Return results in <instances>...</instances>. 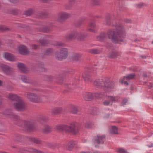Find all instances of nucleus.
I'll list each match as a JSON object with an SVG mask.
<instances>
[{
    "mask_svg": "<svg viewBox=\"0 0 153 153\" xmlns=\"http://www.w3.org/2000/svg\"><path fill=\"white\" fill-rule=\"evenodd\" d=\"M108 100H109L111 102H113L115 100V97L114 96H108Z\"/></svg>",
    "mask_w": 153,
    "mask_h": 153,
    "instance_id": "obj_52",
    "label": "nucleus"
},
{
    "mask_svg": "<svg viewBox=\"0 0 153 153\" xmlns=\"http://www.w3.org/2000/svg\"><path fill=\"white\" fill-rule=\"evenodd\" d=\"M8 115L10 116V118L13 119L14 120H15L16 122L19 119V117L18 116L16 115L13 112H11L10 114H8Z\"/></svg>",
    "mask_w": 153,
    "mask_h": 153,
    "instance_id": "obj_33",
    "label": "nucleus"
},
{
    "mask_svg": "<svg viewBox=\"0 0 153 153\" xmlns=\"http://www.w3.org/2000/svg\"><path fill=\"white\" fill-rule=\"evenodd\" d=\"M88 51L89 53L93 54H99L101 53V50L95 48L90 49Z\"/></svg>",
    "mask_w": 153,
    "mask_h": 153,
    "instance_id": "obj_25",
    "label": "nucleus"
},
{
    "mask_svg": "<svg viewBox=\"0 0 153 153\" xmlns=\"http://www.w3.org/2000/svg\"><path fill=\"white\" fill-rule=\"evenodd\" d=\"M77 39L80 41L83 40L87 36V35L84 33H79L78 32Z\"/></svg>",
    "mask_w": 153,
    "mask_h": 153,
    "instance_id": "obj_23",
    "label": "nucleus"
},
{
    "mask_svg": "<svg viewBox=\"0 0 153 153\" xmlns=\"http://www.w3.org/2000/svg\"><path fill=\"white\" fill-rule=\"evenodd\" d=\"M39 47V45L35 44H33L32 45V48L34 49H37Z\"/></svg>",
    "mask_w": 153,
    "mask_h": 153,
    "instance_id": "obj_61",
    "label": "nucleus"
},
{
    "mask_svg": "<svg viewBox=\"0 0 153 153\" xmlns=\"http://www.w3.org/2000/svg\"><path fill=\"white\" fill-rule=\"evenodd\" d=\"M85 19V18H83L81 19H79L76 23L75 24V26L77 27H79L82 24V22Z\"/></svg>",
    "mask_w": 153,
    "mask_h": 153,
    "instance_id": "obj_43",
    "label": "nucleus"
},
{
    "mask_svg": "<svg viewBox=\"0 0 153 153\" xmlns=\"http://www.w3.org/2000/svg\"><path fill=\"white\" fill-rule=\"evenodd\" d=\"M78 32L72 31L69 32L66 36L65 38L67 41L74 39L77 38Z\"/></svg>",
    "mask_w": 153,
    "mask_h": 153,
    "instance_id": "obj_12",
    "label": "nucleus"
},
{
    "mask_svg": "<svg viewBox=\"0 0 153 153\" xmlns=\"http://www.w3.org/2000/svg\"><path fill=\"white\" fill-rule=\"evenodd\" d=\"M125 80H126V79H124V78L121 80V82L122 83H123L124 84H126V85H128V83L127 82V81Z\"/></svg>",
    "mask_w": 153,
    "mask_h": 153,
    "instance_id": "obj_56",
    "label": "nucleus"
},
{
    "mask_svg": "<svg viewBox=\"0 0 153 153\" xmlns=\"http://www.w3.org/2000/svg\"><path fill=\"white\" fill-rule=\"evenodd\" d=\"M56 129L58 131H65L74 134L78 132L79 128L77 124H72L69 125H59L55 127Z\"/></svg>",
    "mask_w": 153,
    "mask_h": 153,
    "instance_id": "obj_3",
    "label": "nucleus"
},
{
    "mask_svg": "<svg viewBox=\"0 0 153 153\" xmlns=\"http://www.w3.org/2000/svg\"><path fill=\"white\" fill-rule=\"evenodd\" d=\"M10 2L14 4L18 2L19 0H8Z\"/></svg>",
    "mask_w": 153,
    "mask_h": 153,
    "instance_id": "obj_62",
    "label": "nucleus"
},
{
    "mask_svg": "<svg viewBox=\"0 0 153 153\" xmlns=\"http://www.w3.org/2000/svg\"><path fill=\"white\" fill-rule=\"evenodd\" d=\"M97 68L95 67L89 70L86 71L82 75V77L84 81L88 83H91L93 81V76L96 75Z\"/></svg>",
    "mask_w": 153,
    "mask_h": 153,
    "instance_id": "obj_4",
    "label": "nucleus"
},
{
    "mask_svg": "<svg viewBox=\"0 0 153 153\" xmlns=\"http://www.w3.org/2000/svg\"><path fill=\"white\" fill-rule=\"evenodd\" d=\"M19 53L22 55H26L28 53V51L25 46L22 45L19 47Z\"/></svg>",
    "mask_w": 153,
    "mask_h": 153,
    "instance_id": "obj_15",
    "label": "nucleus"
},
{
    "mask_svg": "<svg viewBox=\"0 0 153 153\" xmlns=\"http://www.w3.org/2000/svg\"><path fill=\"white\" fill-rule=\"evenodd\" d=\"M94 84L98 88L103 87L105 92L111 91L115 87L114 83L108 78L104 79H97L94 82Z\"/></svg>",
    "mask_w": 153,
    "mask_h": 153,
    "instance_id": "obj_2",
    "label": "nucleus"
},
{
    "mask_svg": "<svg viewBox=\"0 0 153 153\" xmlns=\"http://www.w3.org/2000/svg\"><path fill=\"white\" fill-rule=\"evenodd\" d=\"M10 30V29L3 26H0V30L2 31H9Z\"/></svg>",
    "mask_w": 153,
    "mask_h": 153,
    "instance_id": "obj_45",
    "label": "nucleus"
},
{
    "mask_svg": "<svg viewBox=\"0 0 153 153\" xmlns=\"http://www.w3.org/2000/svg\"><path fill=\"white\" fill-rule=\"evenodd\" d=\"M118 128L115 126H111V134H118Z\"/></svg>",
    "mask_w": 153,
    "mask_h": 153,
    "instance_id": "obj_34",
    "label": "nucleus"
},
{
    "mask_svg": "<svg viewBox=\"0 0 153 153\" xmlns=\"http://www.w3.org/2000/svg\"><path fill=\"white\" fill-rule=\"evenodd\" d=\"M40 122L43 123V122H46L48 120V118L45 116H42L40 117Z\"/></svg>",
    "mask_w": 153,
    "mask_h": 153,
    "instance_id": "obj_49",
    "label": "nucleus"
},
{
    "mask_svg": "<svg viewBox=\"0 0 153 153\" xmlns=\"http://www.w3.org/2000/svg\"><path fill=\"white\" fill-rule=\"evenodd\" d=\"M9 98L11 100L16 102L20 99V97L15 94H10L9 95Z\"/></svg>",
    "mask_w": 153,
    "mask_h": 153,
    "instance_id": "obj_21",
    "label": "nucleus"
},
{
    "mask_svg": "<svg viewBox=\"0 0 153 153\" xmlns=\"http://www.w3.org/2000/svg\"><path fill=\"white\" fill-rule=\"evenodd\" d=\"M92 126V123L91 122H87L85 125V127L87 128H91Z\"/></svg>",
    "mask_w": 153,
    "mask_h": 153,
    "instance_id": "obj_48",
    "label": "nucleus"
},
{
    "mask_svg": "<svg viewBox=\"0 0 153 153\" xmlns=\"http://www.w3.org/2000/svg\"><path fill=\"white\" fill-rule=\"evenodd\" d=\"M105 135H100L98 134L94 140V143L97 144L98 145L102 144H104L105 140Z\"/></svg>",
    "mask_w": 153,
    "mask_h": 153,
    "instance_id": "obj_11",
    "label": "nucleus"
},
{
    "mask_svg": "<svg viewBox=\"0 0 153 153\" xmlns=\"http://www.w3.org/2000/svg\"><path fill=\"white\" fill-rule=\"evenodd\" d=\"M125 22L128 23H130L132 22V21L130 19H125L124 20Z\"/></svg>",
    "mask_w": 153,
    "mask_h": 153,
    "instance_id": "obj_63",
    "label": "nucleus"
},
{
    "mask_svg": "<svg viewBox=\"0 0 153 153\" xmlns=\"http://www.w3.org/2000/svg\"><path fill=\"white\" fill-rule=\"evenodd\" d=\"M120 55V53L117 51L113 50L108 54V57L109 58H114Z\"/></svg>",
    "mask_w": 153,
    "mask_h": 153,
    "instance_id": "obj_18",
    "label": "nucleus"
},
{
    "mask_svg": "<svg viewBox=\"0 0 153 153\" xmlns=\"http://www.w3.org/2000/svg\"><path fill=\"white\" fill-rule=\"evenodd\" d=\"M75 145V143L74 141H70L67 144L66 146L67 149L68 150L71 151Z\"/></svg>",
    "mask_w": 153,
    "mask_h": 153,
    "instance_id": "obj_27",
    "label": "nucleus"
},
{
    "mask_svg": "<svg viewBox=\"0 0 153 153\" xmlns=\"http://www.w3.org/2000/svg\"><path fill=\"white\" fill-rule=\"evenodd\" d=\"M10 12L11 13L14 15H16L19 13V11L17 9H14L11 10Z\"/></svg>",
    "mask_w": 153,
    "mask_h": 153,
    "instance_id": "obj_46",
    "label": "nucleus"
},
{
    "mask_svg": "<svg viewBox=\"0 0 153 153\" xmlns=\"http://www.w3.org/2000/svg\"><path fill=\"white\" fill-rule=\"evenodd\" d=\"M38 31L39 32L48 33L49 32L50 30V29L47 26H43L41 28L38 29Z\"/></svg>",
    "mask_w": 153,
    "mask_h": 153,
    "instance_id": "obj_30",
    "label": "nucleus"
},
{
    "mask_svg": "<svg viewBox=\"0 0 153 153\" xmlns=\"http://www.w3.org/2000/svg\"><path fill=\"white\" fill-rule=\"evenodd\" d=\"M23 138L22 136L19 134H15L13 137V140L18 142L22 141Z\"/></svg>",
    "mask_w": 153,
    "mask_h": 153,
    "instance_id": "obj_20",
    "label": "nucleus"
},
{
    "mask_svg": "<svg viewBox=\"0 0 153 153\" xmlns=\"http://www.w3.org/2000/svg\"><path fill=\"white\" fill-rule=\"evenodd\" d=\"M89 26L93 28H94L96 26L95 23L94 22H90L89 24Z\"/></svg>",
    "mask_w": 153,
    "mask_h": 153,
    "instance_id": "obj_57",
    "label": "nucleus"
},
{
    "mask_svg": "<svg viewBox=\"0 0 153 153\" xmlns=\"http://www.w3.org/2000/svg\"><path fill=\"white\" fill-rule=\"evenodd\" d=\"M70 16V15L68 13L62 12L60 13L58 15V20L59 22H62L68 19Z\"/></svg>",
    "mask_w": 153,
    "mask_h": 153,
    "instance_id": "obj_13",
    "label": "nucleus"
},
{
    "mask_svg": "<svg viewBox=\"0 0 153 153\" xmlns=\"http://www.w3.org/2000/svg\"><path fill=\"white\" fill-rule=\"evenodd\" d=\"M25 121H26V120H23L19 119L16 122H15V123L17 124L18 126L24 128L25 122Z\"/></svg>",
    "mask_w": 153,
    "mask_h": 153,
    "instance_id": "obj_35",
    "label": "nucleus"
},
{
    "mask_svg": "<svg viewBox=\"0 0 153 153\" xmlns=\"http://www.w3.org/2000/svg\"><path fill=\"white\" fill-rule=\"evenodd\" d=\"M69 111L74 114H77L78 111V109L75 106L71 105H69Z\"/></svg>",
    "mask_w": 153,
    "mask_h": 153,
    "instance_id": "obj_19",
    "label": "nucleus"
},
{
    "mask_svg": "<svg viewBox=\"0 0 153 153\" xmlns=\"http://www.w3.org/2000/svg\"><path fill=\"white\" fill-rule=\"evenodd\" d=\"M53 51V49L51 48H49L46 49L43 52L44 55H51Z\"/></svg>",
    "mask_w": 153,
    "mask_h": 153,
    "instance_id": "obj_28",
    "label": "nucleus"
},
{
    "mask_svg": "<svg viewBox=\"0 0 153 153\" xmlns=\"http://www.w3.org/2000/svg\"><path fill=\"white\" fill-rule=\"evenodd\" d=\"M117 152L119 153H127L126 151L124 149L120 148L117 149Z\"/></svg>",
    "mask_w": 153,
    "mask_h": 153,
    "instance_id": "obj_50",
    "label": "nucleus"
},
{
    "mask_svg": "<svg viewBox=\"0 0 153 153\" xmlns=\"http://www.w3.org/2000/svg\"><path fill=\"white\" fill-rule=\"evenodd\" d=\"M135 76V74H130L127 75L126 76H124V79H133Z\"/></svg>",
    "mask_w": 153,
    "mask_h": 153,
    "instance_id": "obj_39",
    "label": "nucleus"
},
{
    "mask_svg": "<svg viewBox=\"0 0 153 153\" xmlns=\"http://www.w3.org/2000/svg\"><path fill=\"white\" fill-rule=\"evenodd\" d=\"M31 140L34 143L37 144H40L42 143V141L41 140H39L37 138H31Z\"/></svg>",
    "mask_w": 153,
    "mask_h": 153,
    "instance_id": "obj_44",
    "label": "nucleus"
},
{
    "mask_svg": "<svg viewBox=\"0 0 153 153\" xmlns=\"http://www.w3.org/2000/svg\"><path fill=\"white\" fill-rule=\"evenodd\" d=\"M73 5H71V4H70L69 3V4H65V8L66 9H69Z\"/></svg>",
    "mask_w": 153,
    "mask_h": 153,
    "instance_id": "obj_55",
    "label": "nucleus"
},
{
    "mask_svg": "<svg viewBox=\"0 0 153 153\" xmlns=\"http://www.w3.org/2000/svg\"><path fill=\"white\" fill-rule=\"evenodd\" d=\"M110 103V101L106 100L103 102V104L105 106H108L109 105Z\"/></svg>",
    "mask_w": 153,
    "mask_h": 153,
    "instance_id": "obj_58",
    "label": "nucleus"
},
{
    "mask_svg": "<svg viewBox=\"0 0 153 153\" xmlns=\"http://www.w3.org/2000/svg\"><path fill=\"white\" fill-rule=\"evenodd\" d=\"M94 96V94L86 92L84 94V98L86 100L90 101L92 99Z\"/></svg>",
    "mask_w": 153,
    "mask_h": 153,
    "instance_id": "obj_16",
    "label": "nucleus"
},
{
    "mask_svg": "<svg viewBox=\"0 0 153 153\" xmlns=\"http://www.w3.org/2000/svg\"><path fill=\"white\" fill-rule=\"evenodd\" d=\"M64 80V78L62 75H60L57 76L56 79V82L59 84H61Z\"/></svg>",
    "mask_w": 153,
    "mask_h": 153,
    "instance_id": "obj_31",
    "label": "nucleus"
},
{
    "mask_svg": "<svg viewBox=\"0 0 153 153\" xmlns=\"http://www.w3.org/2000/svg\"><path fill=\"white\" fill-rule=\"evenodd\" d=\"M52 131V128L50 126L48 125H45L43 130V132L46 134L51 132Z\"/></svg>",
    "mask_w": 153,
    "mask_h": 153,
    "instance_id": "obj_29",
    "label": "nucleus"
},
{
    "mask_svg": "<svg viewBox=\"0 0 153 153\" xmlns=\"http://www.w3.org/2000/svg\"><path fill=\"white\" fill-rule=\"evenodd\" d=\"M82 55V54L80 53H74L72 55L71 59L74 61L77 62L80 61Z\"/></svg>",
    "mask_w": 153,
    "mask_h": 153,
    "instance_id": "obj_14",
    "label": "nucleus"
},
{
    "mask_svg": "<svg viewBox=\"0 0 153 153\" xmlns=\"http://www.w3.org/2000/svg\"><path fill=\"white\" fill-rule=\"evenodd\" d=\"M21 79L24 82L26 83H29L30 82L28 78L25 76L22 75L21 76Z\"/></svg>",
    "mask_w": 153,
    "mask_h": 153,
    "instance_id": "obj_41",
    "label": "nucleus"
},
{
    "mask_svg": "<svg viewBox=\"0 0 153 153\" xmlns=\"http://www.w3.org/2000/svg\"><path fill=\"white\" fill-rule=\"evenodd\" d=\"M55 45L57 46H63L65 45V44L61 42H58L56 43Z\"/></svg>",
    "mask_w": 153,
    "mask_h": 153,
    "instance_id": "obj_54",
    "label": "nucleus"
},
{
    "mask_svg": "<svg viewBox=\"0 0 153 153\" xmlns=\"http://www.w3.org/2000/svg\"><path fill=\"white\" fill-rule=\"evenodd\" d=\"M26 97L28 100L31 102L39 103L42 101L41 96L35 93L27 92Z\"/></svg>",
    "mask_w": 153,
    "mask_h": 153,
    "instance_id": "obj_5",
    "label": "nucleus"
},
{
    "mask_svg": "<svg viewBox=\"0 0 153 153\" xmlns=\"http://www.w3.org/2000/svg\"><path fill=\"white\" fill-rule=\"evenodd\" d=\"M107 35L105 33L102 32L97 37V39L99 41H102L107 38Z\"/></svg>",
    "mask_w": 153,
    "mask_h": 153,
    "instance_id": "obj_26",
    "label": "nucleus"
},
{
    "mask_svg": "<svg viewBox=\"0 0 153 153\" xmlns=\"http://www.w3.org/2000/svg\"><path fill=\"white\" fill-rule=\"evenodd\" d=\"M18 66L19 69L23 73H25L27 72V70L26 69V66L24 64L22 63H19Z\"/></svg>",
    "mask_w": 153,
    "mask_h": 153,
    "instance_id": "obj_22",
    "label": "nucleus"
},
{
    "mask_svg": "<svg viewBox=\"0 0 153 153\" xmlns=\"http://www.w3.org/2000/svg\"><path fill=\"white\" fill-rule=\"evenodd\" d=\"M68 54V52L67 48H62L59 52H56L55 56L56 59L59 60H62L65 59Z\"/></svg>",
    "mask_w": 153,
    "mask_h": 153,
    "instance_id": "obj_6",
    "label": "nucleus"
},
{
    "mask_svg": "<svg viewBox=\"0 0 153 153\" xmlns=\"http://www.w3.org/2000/svg\"><path fill=\"white\" fill-rule=\"evenodd\" d=\"M71 85H68L67 84L65 85V88L68 89L67 91L66 90H65L63 92L64 93H66L68 91L70 90V88L71 87Z\"/></svg>",
    "mask_w": 153,
    "mask_h": 153,
    "instance_id": "obj_51",
    "label": "nucleus"
},
{
    "mask_svg": "<svg viewBox=\"0 0 153 153\" xmlns=\"http://www.w3.org/2000/svg\"><path fill=\"white\" fill-rule=\"evenodd\" d=\"M94 96L97 98H102L104 96V93L102 92H99L94 93Z\"/></svg>",
    "mask_w": 153,
    "mask_h": 153,
    "instance_id": "obj_36",
    "label": "nucleus"
},
{
    "mask_svg": "<svg viewBox=\"0 0 153 153\" xmlns=\"http://www.w3.org/2000/svg\"><path fill=\"white\" fill-rule=\"evenodd\" d=\"M92 4L94 5H98L100 4V0H92Z\"/></svg>",
    "mask_w": 153,
    "mask_h": 153,
    "instance_id": "obj_53",
    "label": "nucleus"
},
{
    "mask_svg": "<svg viewBox=\"0 0 153 153\" xmlns=\"http://www.w3.org/2000/svg\"><path fill=\"white\" fill-rule=\"evenodd\" d=\"M76 0H69V3L71 5H73L75 3Z\"/></svg>",
    "mask_w": 153,
    "mask_h": 153,
    "instance_id": "obj_59",
    "label": "nucleus"
},
{
    "mask_svg": "<svg viewBox=\"0 0 153 153\" xmlns=\"http://www.w3.org/2000/svg\"><path fill=\"white\" fill-rule=\"evenodd\" d=\"M62 111V107H57L54 108L51 111V113L53 115H57L60 114Z\"/></svg>",
    "mask_w": 153,
    "mask_h": 153,
    "instance_id": "obj_17",
    "label": "nucleus"
},
{
    "mask_svg": "<svg viewBox=\"0 0 153 153\" xmlns=\"http://www.w3.org/2000/svg\"><path fill=\"white\" fill-rule=\"evenodd\" d=\"M5 58L8 60L13 61L14 60V56L11 54L6 53L5 54Z\"/></svg>",
    "mask_w": 153,
    "mask_h": 153,
    "instance_id": "obj_24",
    "label": "nucleus"
},
{
    "mask_svg": "<svg viewBox=\"0 0 153 153\" xmlns=\"http://www.w3.org/2000/svg\"><path fill=\"white\" fill-rule=\"evenodd\" d=\"M17 102L13 104V107L15 109L18 111H23L27 109L26 104L20 99Z\"/></svg>",
    "mask_w": 153,
    "mask_h": 153,
    "instance_id": "obj_7",
    "label": "nucleus"
},
{
    "mask_svg": "<svg viewBox=\"0 0 153 153\" xmlns=\"http://www.w3.org/2000/svg\"><path fill=\"white\" fill-rule=\"evenodd\" d=\"M54 77L51 75H46L45 76V79L48 81H51L54 79Z\"/></svg>",
    "mask_w": 153,
    "mask_h": 153,
    "instance_id": "obj_42",
    "label": "nucleus"
},
{
    "mask_svg": "<svg viewBox=\"0 0 153 153\" xmlns=\"http://www.w3.org/2000/svg\"><path fill=\"white\" fill-rule=\"evenodd\" d=\"M38 67L40 68V71L46 72L48 71V69L45 67V65L43 64L39 63L38 65Z\"/></svg>",
    "mask_w": 153,
    "mask_h": 153,
    "instance_id": "obj_32",
    "label": "nucleus"
},
{
    "mask_svg": "<svg viewBox=\"0 0 153 153\" xmlns=\"http://www.w3.org/2000/svg\"><path fill=\"white\" fill-rule=\"evenodd\" d=\"M0 67L3 72L7 75L12 74L14 72L12 68L7 65L1 64Z\"/></svg>",
    "mask_w": 153,
    "mask_h": 153,
    "instance_id": "obj_9",
    "label": "nucleus"
},
{
    "mask_svg": "<svg viewBox=\"0 0 153 153\" xmlns=\"http://www.w3.org/2000/svg\"><path fill=\"white\" fill-rule=\"evenodd\" d=\"M111 20L110 15L109 14H107L105 19V22H106V25H110Z\"/></svg>",
    "mask_w": 153,
    "mask_h": 153,
    "instance_id": "obj_37",
    "label": "nucleus"
},
{
    "mask_svg": "<svg viewBox=\"0 0 153 153\" xmlns=\"http://www.w3.org/2000/svg\"><path fill=\"white\" fill-rule=\"evenodd\" d=\"M115 29L114 30L112 29L108 30L107 35L108 38L114 43L117 42L121 40V38L125 37V32L124 27L121 24H117L115 26Z\"/></svg>",
    "mask_w": 153,
    "mask_h": 153,
    "instance_id": "obj_1",
    "label": "nucleus"
},
{
    "mask_svg": "<svg viewBox=\"0 0 153 153\" xmlns=\"http://www.w3.org/2000/svg\"><path fill=\"white\" fill-rule=\"evenodd\" d=\"M147 85L149 87V88H151L153 87V84L151 83L148 82L147 83Z\"/></svg>",
    "mask_w": 153,
    "mask_h": 153,
    "instance_id": "obj_64",
    "label": "nucleus"
},
{
    "mask_svg": "<svg viewBox=\"0 0 153 153\" xmlns=\"http://www.w3.org/2000/svg\"><path fill=\"white\" fill-rule=\"evenodd\" d=\"M17 149L18 152L21 153H26L27 152L30 153H43L40 151L31 148H19Z\"/></svg>",
    "mask_w": 153,
    "mask_h": 153,
    "instance_id": "obj_10",
    "label": "nucleus"
},
{
    "mask_svg": "<svg viewBox=\"0 0 153 153\" xmlns=\"http://www.w3.org/2000/svg\"><path fill=\"white\" fill-rule=\"evenodd\" d=\"M34 10L33 9H29L25 11L24 14L27 16H29L33 14Z\"/></svg>",
    "mask_w": 153,
    "mask_h": 153,
    "instance_id": "obj_38",
    "label": "nucleus"
},
{
    "mask_svg": "<svg viewBox=\"0 0 153 153\" xmlns=\"http://www.w3.org/2000/svg\"><path fill=\"white\" fill-rule=\"evenodd\" d=\"M47 15V13L45 12H41L39 13L38 15V17L39 18H42Z\"/></svg>",
    "mask_w": 153,
    "mask_h": 153,
    "instance_id": "obj_47",
    "label": "nucleus"
},
{
    "mask_svg": "<svg viewBox=\"0 0 153 153\" xmlns=\"http://www.w3.org/2000/svg\"><path fill=\"white\" fill-rule=\"evenodd\" d=\"M39 42L41 45L43 46H47L49 42V41L48 40L44 39L40 40Z\"/></svg>",
    "mask_w": 153,
    "mask_h": 153,
    "instance_id": "obj_40",
    "label": "nucleus"
},
{
    "mask_svg": "<svg viewBox=\"0 0 153 153\" xmlns=\"http://www.w3.org/2000/svg\"><path fill=\"white\" fill-rule=\"evenodd\" d=\"M127 100L126 99H124L123 100L121 104L123 105L126 104V103L127 102Z\"/></svg>",
    "mask_w": 153,
    "mask_h": 153,
    "instance_id": "obj_60",
    "label": "nucleus"
},
{
    "mask_svg": "<svg viewBox=\"0 0 153 153\" xmlns=\"http://www.w3.org/2000/svg\"><path fill=\"white\" fill-rule=\"evenodd\" d=\"M24 128L26 131L28 132L34 131L36 129L35 123L32 121H25Z\"/></svg>",
    "mask_w": 153,
    "mask_h": 153,
    "instance_id": "obj_8",
    "label": "nucleus"
}]
</instances>
